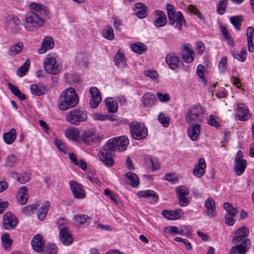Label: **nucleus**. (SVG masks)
<instances>
[{"label": "nucleus", "instance_id": "obj_1", "mask_svg": "<svg viewBox=\"0 0 254 254\" xmlns=\"http://www.w3.org/2000/svg\"><path fill=\"white\" fill-rule=\"evenodd\" d=\"M129 144V140L125 136L115 137L109 139L106 145L102 146L99 151L100 159L105 165L112 166L114 164L113 157L116 151H125Z\"/></svg>", "mask_w": 254, "mask_h": 254}, {"label": "nucleus", "instance_id": "obj_2", "mask_svg": "<svg viewBox=\"0 0 254 254\" xmlns=\"http://www.w3.org/2000/svg\"><path fill=\"white\" fill-rule=\"evenodd\" d=\"M31 9L25 15L23 26L29 31H34L42 27L44 19L49 17L48 8L41 3L31 2L29 5Z\"/></svg>", "mask_w": 254, "mask_h": 254}, {"label": "nucleus", "instance_id": "obj_3", "mask_svg": "<svg viewBox=\"0 0 254 254\" xmlns=\"http://www.w3.org/2000/svg\"><path fill=\"white\" fill-rule=\"evenodd\" d=\"M78 102V97L72 87L67 88L63 91L59 97L58 107L62 111L74 107Z\"/></svg>", "mask_w": 254, "mask_h": 254}, {"label": "nucleus", "instance_id": "obj_4", "mask_svg": "<svg viewBox=\"0 0 254 254\" xmlns=\"http://www.w3.org/2000/svg\"><path fill=\"white\" fill-rule=\"evenodd\" d=\"M166 9L169 24L175 29L181 30L183 25L186 24L182 13L180 11H176L175 6L171 3L166 4Z\"/></svg>", "mask_w": 254, "mask_h": 254}, {"label": "nucleus", "instance_id": "obj_5", "mask_svg": "<svg viewBox=\"0 0 254 254\" xmlns=\"http://www.w3.org/2000/svg\"><path fill=\"white\" fill-rule=\"evenodd\" d=\"M205 108L199 104L190 106L186 114L188 124L200 123L204 119Z\"/></svg>", "mask_w": 254, "mask_h": 254}, {"label": "nucleus", "instance_id": "obj_6", "mask_svg": "<svg viewBox=\"0 0 254 254\" xmlns=\"http://www.w3.org/2000/svg\"><path fill=\"white\" fill-rule=\"evenodd\" d=\"M44 67L48 73L56 75L61 71L62 65L57 62L53 55L49 54L44 60Z\"/></svg>", "mask_w": 254, "mask_h": 254}, {"label": "nucleus", "instance_id": "obj_7", "mask_svg": "<svg viewBox=\"0 0 254 254\" xmlns=\"http://www.w3.org/2000/svg\"><path fill=\"white\" fill-rule=\"evenodd\" d=\"M129 127L131 135L134 139H143L147 135V129L142 124L132 122L130 123Z\"/></svg>", "mask_w": 254, "mask_h": 254}, {"label": "nucleus", "instance_id": "obj_8", "mask_svg": "<svg viewBox=\"0 0 254 254\" xmlns=\"http://www.w3.org/2000/svg\"><path fill=\"white\" fill-rule=\"evenodd\" d=\"M86 113L79 109H73L66 114V120L71 124L78 125L80 122L86 121Z\"/></svg>", "mask_w": 254, "mask_h": 254}, {"label": "nucleus", "instance_id": "obj_9", "mask_svg": "<svg viewBox=\"0 0 254 254\" xmlns=\"http://www.w3.org/2000/svg\"><path fill=\"white\" fill-rule=\"evenodd\" d=\"M69 185L74 197L77 199H83L85 197L86 193L81 184L71 180L69 181Z\"/></svg>", "mask_w": 254, "mask_h": 254}, {"label": "nucleus", "instance_id": "obj_10", "mask_svg": "<svg viewBox=\"0 0 254 254\" xmlns=\"http://www.w3.org/2000/svg\"><path fill=\"white\" fill-rule=\"evenodd\" d=\"M3 228L10 230L13 229L18 223L17 218L10 212H7L3 216Z\"/></svg>", "mask_w": 254, "mask_h": 254}, {"label": "nucleus", "instance_id": "obj_11", "mask_svg": "<svg viewBox=\"0 0 254 254\" xmlns=\"http://www.w3.org/2000/svg\"><path fill=\"white\" fill-rule=\"evenodd\" d=\"M182 52V58L186 63H191L193 60L195 53L193 52L191 46L190 44H185L181 47Z\"/></svg>", "mask_w": 254, "mask_h": 254}, {"label": "nucleus", "instance_id": "obj_12", "mask_svg": "<svg viewBox=\"0 0 254 254\" xmlns=\"http://www.w3.org/2000/svg\"><path fill=\"white\" fill-rule=\"evenodd\" d=\"M91 94L90 106L92 108L97 107L102 100L99 90L96 87H91L89 89Z\"/></svg>", "mask_w": 254, "mask_h": 254}, {"label": "nucleus", "instance_id": "obj_13", "mask_svg": "<svg viewBox=\"0 0 254 254\" xmlns=\"http://www.w3.org/2000/svg\"><path fill=\"white\" fill-rule=\"evenodd\" d=\"M236 115L240 121H247L250 118L249 110L244 104L239 103L237 104Z\"/></svg>", "mask_w": 254, "mask_h": 254}, {"label": "nucleus", "instance_id": "obj_14", "mask_svg": "<svg viewBox=\"0 0 254 254\" xmlns=\"http://www.w3.org/2000/svg\"><path fill=\"white\" fill-rule=\"evenodd\" d=\"M60 239L61 241L66 246L70 245L72 243L71 234L66 226L63 227L60 231Z\"/></svg>", "mask_w": 254, "mask_h": 254}, {"label": "nucleus", "instance_id": "obj_15", "mask_svg": "<svg viewBox=\"0 0 254 254\" xmlns=\"http://www.w3.org/2000/svg\"><path fill=\"white\" fill-rule=\"evenodd\" d=\"M250 246V241L249 239H246L239 245L232 247L229 254H245Z\"/></svg>", "mask_w": 254, "mask_h": 254}, {"label": "nucleus", "instance_id": "obj_16", "mask_svg": "<svg viewBox=\"0 0 254 254\" xmlns=\"http://www.w3.org/2000/svg\"><path fill=\"white\" fill-rule=\"evenodd\" d=\"M206 167L205 160L203 158H199L198 162L194 165L192 171L193 175L197 178L201 177L204 174Z\"/></svg>", "mask_w": 254, "mask_h": 254}, {"label": "nucleus", "instance_id": "obj_17", "mask_svg": "<svg viewBox=\"0 0 254 254\" xmlns=\"http://www.w3.org/2000/svg\"><path fill=\"white\" fill-rule=\"evenodd\" d=\"M80 139L85 143L87 144H91L92 143L96 142L97 138L95 132L91 130H87L83 131L80 133Z\"/></svg>", "mask_w": 254, "mask_h": 254}, {"label": "nucleus", "instance_id": "obj_18", "mask_svg": "<svg viewBox=\"0 0 254 254\" xmlns=\"http://www.w3.org/2000/svg\"><path fill=\"white\" fill-rule=\"evenodd\" d=\"M204 207L207 215L209 218L213 217L215 215V202L212 197L207 198L205 201Z\"/></svg>", "mask_w": 254, "mask_h": 254}, {"label": "nucleus", "instance_id": "obj_19", "mask_svg": "<svg viewBox=\"0 0 254 254\" xmlns=\"http://www.w3.org/2000/svg\"><path fill=\"white\" fill-rule=\"evenodd\" d=\"M165 60L169 67L172 70L176 69L181 62L179 58L174 54L167 55Z\"/></svg>", "mask_w": 254, "mask_h": 254}, {"label": "nucleus", "instance_id": "obj_20", "mask_svg": "<svg viewBox=\"0 0 254 254\" xmlns=\"http://www.w3.org/2000/svg\"><path fill=\"white\" fill-rule=\"evenodd\" d=\"M190 126L188 129V134L191 140H196L199 135L200 131V125L199 123L190 124Z\"/></svg>", "mask_w": 254, "mask_h": 254}, {"label": "nucleus", "instance_id": "obj_21", "mask_svg": "<svg viewBox=\"0 0 254 254\" xmlns=\"http://www.w3.org/2000/svg\"><path fill=\"white\" fill-rule=\"evenodd\" d=\"M54 46V42L53 39L49 36L46 37L44 39L41 47L38 50V53L40 54L45 53L47 50L52 49Z\"/></svg>", "mask_w": 254, "mask_h": 254}, {"label": "nucleus", "instance_id": "obj_22", "mask_svg": "<svg viewBox=\"0 0 254 254\" xmlns=\"http://www.w3.org/2000/svg\"><path fill=\"white\" fill-rule=\"evenodd\" d=\"M141 101L144 107H151L155 104L156 97L153 93L148 92L143 95Z\"/></svg>", "mask_w": 254, "mask_h": 254}, {"label": "nucleus", "instance_id": "obj_23", "mask_svg": "<svg viewBox=\"0 0 254 254\" xmlns=\"http://www.w3.org/2000/svg\"><path fill=\"white\" fill-rule=\"evenodd\" d=\"M157 18L154 22V25L156 27H161L165 25L167 19L165 14L161 10H157L155 11Z\"/></svg>", "mask_w": 254, "mask_h": 254}, {"label": "nucleus", "instance_id": "obj_24", "mask_svg": "<svg viewBox=\"0 0 254 254\" xmlns=\"http://www.w3.org/2000/svg\"><path fill=\"white\" fill-rule=\"evenodd\" d=\"M42 239L41 235H35L31 241L32 248L37 252H41L43 249L44 243Z\"/></svg>", "mask_w": 254, "mask_h": 254}, {"label": "nucleus", "instance_id": "obj_25", "mask_svg": "<svg viewBox=\"0 0 254 254\" xmlns=\"http://www.w3.org/2000/svg\"><path fill=\"white\" fill-rule=\"evenodd\" d=\"M64 133L67 138L73 141H77L80 137V130L75 127L67 128Z\"/></svg>", "mask_w": 254, "mask_h": 254}, {"label": "nucleus", "instance_id": "obj_26", "mask_svg": "<svg viewBox=\"0 0 254 254\" xmlns=\"http://www.w3.org/2000/svg\"><path fill=\"white\" fill-rule=\"evenodd\" d=\"M31 93L35 96H41L45 94L47 92V88L44 85L39 83L31 85Z\"/></svg>", "mask_w": 254, "mask_h": 254}, {"label": "nucleus", "instance_id": "obj_27", "mask_svg": "<svg viewBox=\"0 0 254 254\" xmlns=\"http://www.w3.org/2000/svg\"><path fill=\"white\" fill-rule=\"evenodd\" d=\"M50 206V202L48 201H45L42 203L37 213L39 220L43 221L45 219Z\"/></svg>", "mask_w": 254, "mask_h": 254}, {"label": "nucleus", "instance_id": "obj_28", "mask_svg": "<svg viewBox=\"0 0 254 254\" xmlns=\"http://www.w3.org/2000/svg\"><path fill=\"white\" fill-rule=\"evenodd\" d=\"M135 14L139 18H145L147 15V6L141 2L135 4Z\"/></svg>", "mask_w": 254, "mask_h": 254}, {"label": "nucleus", "instance_id": "obj_29", "mask_svg": "<svg viewBox=\"0 0 254 254\" xmlns=\"http://www.w3.org/2000/svg\"><path fill=\"white\" fill-rule=\"evenodd\" d=\"M137 196L138 197H144L146 198L150 197L152 198L153 200L155 202H157L158 199V194L153 190L139 191L137 192Z\"/></svg>", "mask_w": 254, "mask_h": 254}, {"label": "nucleus", "instance_id": "obj_30", "mask_svg": "<svg viewBox=\"0 0 254 254\" xmlns=\"http://www.w3.org/2000/svg\"><path fill=\"white\" fill-rule=\"evenodd\" d=\"M246 167L247 161L245 159L234 161V170L238 176L244 173Z\"/></svg>", "mask_w": 254, "mask_h": 254}, {"label": "nucleus", "instance_id": "obj_31", "mask_svg": "<svg viewBox=\"0 0 254 254\" xmlns=\"http://www.w3.org/2000/svg\"><path fill=\"white\" fill-rule=\"evenodd\" d=\"M249 234V231L245 226L239 228L235 233V236L233 238L234 241L239 242L242 241Z\"/></svg>", "mask_w": 254, "mask_h": 254}, {"label": "nucleus", "instance_id": "obj_32", "mask_svg": "<svg viewBox=\"0 0 254 254\" xmlns=\"http://www.w3.org/2000/svg\"><path fill=\"white\" fill-rule=\"evenodd\" d=\"M114 62L116 65L121 68H124L126 66V61L124 54L120 50L118 51L114 57Z\"/></svg>", "mask_w": 254, "mask_h": 254}, {"label": "nucleus", "instance_id": "obj_33", "mask_svg": "<svg viewBox=\"0 0 254 254\" xmlns=\"http://www.w3.org/2000/svg\"><path fill=\"white\" fill-rule=\"evenodd\" d=\"M16 136V130L15 128H11L9 131L3 134V137L4 142L7 144H12L15 140Z\"/></svg>", "mask_w": 254, "mask_h": 254}, {"label": "nucleus", "instance_id": "obj_34", "mask_svg": "<svg viewBox=\"0 0 254 254\" xmlns=\"http://www.w3.org/2000/svg\"><path fill=\"white\" fill-rule=\"evenodd\" d=\"M126 177L129 182L130 185L134 188L139 187V181L138 176L133 172H128L126 174Z\"/></svg>", "mask_w": 254, "mask_h": 254}, {"label": "nucleus", "instance_id": "obj_35", "mask_svg": "<svg viewBox=\"0 0 254 254\" xmlns=\"http://www.w3.org/2000/svg\"><path fill=\"white\" fill-rule=\"evenodd\" d=\"M130 48L132 51L138 54H143L147 49L146 46L140 42L131 44Z\"/></svg>", "mask_w": 254, "mask_h": 254}, {"label": "nucleus", "instance_id": "obj_36", "mask_svg": "<svg viewBox=\"0 0 254 254\" xmlns=\"http://www.w3.org/2000/svg\"><path fill=\"white\" fill-rule=\"evenodd\" d=\"M106 104L108 110L111 113H116L118 108V104L116 100L112 98H107L106 99Z\"/></svg>", "mask_w": 254, "mask_h": 254}, {"label": "nucleus", "instance_id": "obj_37", "mask_svg": "<svg viewBox=\"0 0 254 254\" xmlns=\"http://www.w3.org/2000/svg\"><path fill=\"white\" fill-rule=\"evenodd\" d=\"M90 219L86 214H77L74 216L75 222L79 225H82L89 223Z\"/></svg>", "mask_w": 254, "mask_h": 254}, {"label": "nucleus", "instance_id": "obj_38", "mask_svg": "<svg viewBox=\"0 0 254 254\" xmlns=\"http://www.w3.org/2000/svg\"><path fill=\"white\" fill-rule=\"evenodd\" d=\"M23 48V44L22 42H18L17 44L11 46L8 51V54L10 56H14L19 54Z\"/></svg>", "mask_w": 254, "mask_h": 254}, {"label": "nucleus", "instance_id": "obj_39", "mask_svg": "<svg viewBox=\"0 0 254 254\" xmlns=\"http://www.w3.org/2000/svg\"><path fill=\"white\" fill-rule=\"evenodd\" d=\"M9 88L10 89L11 92L16 96H17L20 100L23 101L25 99V96L22 94L18 88L13 85L11 83L8 84Z\"/></svg>", "mask_w": 254, "mask_h": 254}, {"label": "nucleus", "instance_id": "obj_40", "mask_svg": "<svg viewBox=\"0 0 254 254\" xmlns=\"http://www.w3.org/2000/svg\"><path fill=\"white\" fill-rule=\"evenodd\" d=\"M26 191L27 188L25 187H22L18 191L19 195L18 201L22 204H25L27 201L28 194L26 193Z\"/></svg>", "mask_w": 254, "mask_h": 254}, {"label": "nucleus", "instance_id": "obj_41", "mask_svg": "<svg viewBox=\"0 0 254 254\" xmlns=\"http://www.w3.org/2000/svg\"><path fill=\"white\" fill-rule=\"evenodd\" d=\"M102 35L106 39L112 40L114 38L113 28L111 26H107L102 31Z\"/></svg>", "mask_w": 254, "mask_h": 254}, {"label": "nucleus", "instance_id": "obj_42", "mask_svg": "<svg viewBox=\"0 0 254 254\" xmlns=\"http://www.w3.org/2000/svg\"><path fill=\"white\" fill-rule=\"evenodd\" d=\"M1 244L4 249H8L12 244V240L9 238V235L7 233L2 235L1 237Z\"/></svg>", "mask_w": 254, "mask_h": 254}, {"label": "nucleus", "instance_id": "obj_43", "mask_svg": "<svg viewBox=\"0 0 254 254\" xmlns=\"http://www.w3.org/2000/svg\"><path fill=\"white\" fill-rule=\"evenodd\" d=\"M243 18L241 16H232L230 18V21L235 28L238 30H240V26L242 22Z\"/></svg>", "mask_w": 254, "mask_h": 254}, {"label": "nucleus", "instance_id": "obj_44", "mask_svg": "<svg viewBox=\"0 0 254 254\" xmlns=\"http://www.w3.org/2000/svg\"><path fill=\"white\" fill-rule=\"evenodd\" d=\"M13 174L16 176L17 181L21 184H25L29 181L30 177L28 173H22L18 174L17 173H14Z\"/></svg>", "mask_w": 254, "mask_h": 254}, {"label": "nucleus", "instance_id": "obj_45", "mask_svg": "<svg viewBox=\"0 0 254 254\" xmlns=\"http://www.w3.org/2000/svg\"><path fill=\"white\" fill-rule=\"evenodd\" d=\"M158 120L164 127H167L169 126L170 118L169 117L165 116L163 113L161 112L159 113Z\"/></svg>", "mask_w": 254, "mask_h": 254}, {"label": "nucleus", "instance_id": "obj_46", "mask_svg": "<svg viewBox=\"0 0 254 254\" xmlns=\"http://www.w3.org/2000/svg\"><path fill=\"white\" fill-rule=\"evenodd\" d=\"M30 66V62L27 61L22 66L17 70V74L18 76L22 77L25 75L27 72Z\"/></svg>", "mask_w": 254, "mask_h": 254}, {"label": "nucleus", "instance_id": "obj_47", "mask_svg": "<svg viewBox=\"0 0 254 254\" xmlns=\"http://www.w3.org/2000/svg\"><path fill=\"white\" fill-rule=\"evenodd\" d=\"M247 55V53L246 48H243L240 52L234 53L233 56L234 58L237 59L238 61L244 62L246 59Z\"/></svg>", "mask_w": 254, "mask_h": 254}, {"label": "nucleus", "instance_id": "obj_48", "mask_svg": "<svg viewBox=\"0 0 254 254\" xmlns=\"http://www.w3.org/2000/svg\"><path fill=\"white\" fill-rule=\"evenodd\" d=\"M17 161V156L14 154H10L6 158L5 166L8 167H12L15 165Z\"/></svg>", "mask_w": 254, "mask_h": 254}, {"label": "nucleus", "instance_id": "obj_49", "mask_svg": "<svg viewBox=\"0 0 254 254\" xmlns=\"http://www.w3.org/2000/svg\"><path fill=\"white\" fill-rule=\"evenodd\" d=\"M87 59L86 56L84 53H78L77 54L75 59L76 61L80 65L87 66L88 63L86 61Z\"/></svg>", "mask_w": 254, "mask_h": 254}, {"label": "nucleus", "instance_id": "obj_50", "mask_svg": "<svg viewBox=\"0 0 254 254\" xmlns=\"http://www.w3.org/2000/svg\"><path fill=\"white\" fill-rule=\"evenodd\" d=\"M54 144L57 146L59 151L66 154L67 150L66 144L62 140L56 138L54 141Z\"/></svg>", "mask_w": 254, "mask_h": 254}, {"label": "nucleus", "instance_id": "obj_51", "mask_svg": "<svg viewBox=\"0 0 254 254\" xmlns=\"http://www.w3.org/2000/svg\"><path fill=\"white\" fill-rule=\"evenodd\" d=\"M227 0H221L217 4V11L218 14L222 15L226 10Z\"/></svg>", "mask_w": 254, "mask_h": 254}, {"label": "nucleus", "instance_id": "obj_52", "mask_svg": "<svg viewBox=\"0 0 254 254\" xmlns=\"http://www.w3.org/2000/svg\"><path fill=\"white\" fill-rule=\"evenodd\" d=\"M227 58L226 57H223L218 64V67L220 72L224 73L227 68Z\"/></svg>", "mask_w": 254, "mask_h": 254}, {"label": "nucleus", "instance_id": "obj_53", "mask_svg": "<svg viewBox=\"0 0 254 254\" xmlns=\"http://www.w3.org/2000/svg\"><path fill=\"white\" fill-rule=\"evenodd\" d=\"M37 206H38L36 204H32L31 205L25 206L23 209V212L25 214L29 215L36 211Z\"/></svg>", "mask_w": 254, "mask_h": 254}, {"label": "nucleus", "instance_id": "obj_54", "mask_svg": "<svg viewBox=\"0 0 254 254\" xmlns=\"http://www.w3.org/2000/svg\"><path fill=\"white\" fill-rule=\"evenodd\" d=\"M207 124L214 127H219V123L216 120V116L213 115L209 116L207 119Z\"/></svg>", "mask_w": 254, "mask_h": 254}, {"label": "nucleus", "instance_id": "obj_55", "mask_svg": "<svg viewBox=\"0 0 254 254\" xmlns=\"http://www.w3.org/2000/svg\"><path fill=\"white\" fill-rule=\"evenodd\" d=\"M224 207L226 211L227 212V214H236L237 210L236 208H234L230 203L225 202L224 203Z\"/></svg>", "mask_w": 254, "mask_h": 254}, {"label": "nucleus", "instance_id": "obj_56", "mask_svg": "<svg viewBox=\"0 0 254 254\" xmlns=\"http://www.w3.org/2000/svg\"><path fill=\"white\" fill-rule=\"evenodd\" d=\"M47 254H57L58 248L55 244L49 245L44 251Z\"/></svg>", "mask_w": 254, "mask_h": 254}, {"label": "nucleus", "instance_id": "obj_57", "mask_svg": "<svg viewBox=\"0 0 254 254\" xmlns=\"http://www.w3.org/2000/svg\"><path fill=\"white\" fill-rule=\"evenodd\" d=\"M235 215L236 214H226L225 216V223L229 226L233 225L235 223L234 217Z\"/></svg>", "mask_w": 254, "mask_h": 254}, {"label": "nucleus", "instance_id": "obj_58", "mask_svg": "<svg viewBox=\"0 0 254 254\" xmlns=\"http://www.w3.org/2000/svg\"><path fill=\"white\" fill-rule=\"evenodd\" d=\"M144 74L146 76L152 79L154 81H157L158 80V73L155 71L146 70L144 71Z\"/></svg>", "mask_w": 254, "mask_h": 254}, {"label": "nucleus", "instance_id": "obj_59", "mask_svg": "<svg viewBox=\"0 0 254 254\" xmlns=\"http://www.w3.org/2000/svg\"><path fill=\"white\" fill-rule=\"evenodd\" d=\"M178 196H184L189 194L188 190L184 186L180 187L176 191Z\"/></svg>", "mask_w": 254, "mask_h": 254}, {"label": "nucleus", "instance_id": "obj_60", "mask_svg": "<svg viewBox=\"0 0 254 254\" xmlns=\"http://www.w3.org/2000/svg\"><path fill=\"white\" fill-rule=\"evenodd\" d=\"M156 96L161 102H167L170 100V96L167 93L157 92Z\"/></svg>", "mask_w": 254, "mask_h": 254}, {"label": "nucleus", "instance_id": "obj_61", "mask_svg": "<svg viewBox=\"0 0 254 254\" xmlns=\"http://www.w3.org/2000/svg\"><path fill=\"white\" fill-rule=\"evenodd\" d=\"M104 194L106 195L109 196L110 198L115 202H117V195L114 193L112 191L108 189H105L104 190Z\"/></svg>", "mask_w": 254, "mask_h": 254}, {"label": "nucleus", "instance_id": "obj_62", "mask_svg": "<svg viewBox=\"0 0 254 254\" xmlns=\"http://www.w3.org/2000/svg\"><path fill=\"white\" fill-rule=\"evenodd\" d=\"M162 215L163 217L165 218L173 220L174 219L173 216V213H172V210H164L162 212Z\"/></svg>", "mask_w": 254, "mask_h": 254}, {"label": "nucleus", "instance_id": "obj_63", "mask_svg": "<svg viewBox=\"0 0 254 254\" xmlns=\"http://www.w3.org/2000/svg\"><path fill=\"white\" fill-rule=\"evenodd\" d=\"M172 213L174 219H178L184 214L183 210L181 209H178L175 211L172 210Z\"/></svg>", "mask_w": 254, "mask_h": 254}, {"label": "nucleus", "instance_id": "obj_64", "mask_svg": "<svg viewBox=\"0 0 254 254\" xmlns=\"http://www.w3.org/2000/svg\"><path fill=\"white\" fill-rule=\"evenodd\" d=\"M165 180L168 182L174 183L177 181V178L175 174H167L165 176Z\"/></svg>", "mask_w": 254, "mask_h": 254}]
</instances>
